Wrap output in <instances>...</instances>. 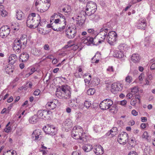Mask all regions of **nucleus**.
Wrapping results in <instances>:
<instances>
[{"instance_id": "obj_57", "label": "nucleus", "mask_w": 155, "mask_h": 155, "mask_svg": "<svg viewBox=\"0 0 155 155\" xmlns=\"http://www.w3.org/2000/svg\"><path fill=\"white\" fill-rule=\"evenodd\" d=\"M87 31L88 33L92 34L94 33V31L93 29L90 28L87 29Z\"/></svg>"}, {"instance_id": "obj_29", "label": "nucleus", "mask_w": 155, "mask_h": 155, "mask_svg": "<svg viewBox=\"0 0 155 155\" xmlns=\"http://www.w3.org/2000/svg\"><path fill=\"white\" fill-rule=\"evenodd\" d=\"M118 48L120 50H124L125 51H127L129 49V47L124 43L120 44L118 47Z\"/></svg>"}, {"instance_id": "obj_35", "label": "nucleus", "mask_w": 155, "mask_h": 155, "mask_svg": "<svg viewBox=\"0 0 155 155\" xmlns=\"http://www.w3.org/2000/svg\"><path fill=\"white\" fill-rule=\"evenodd\" d=\"M87 37L89 45L91 44H92L94 45H98V43H95V42L94 41V39H95V38H93L90 37Z\"/></svg>"}, {"instance_id": "obj_26", "label": "nucleus", "mask_w": 155, "mask_h": 155, "mask_svg": "<svg viewBox=\"0 0 155 155\" xmlns=\"http://www.w3.org/2000/svg\"><path fill=\"white\" fill-rule=\"evenodd\" d=\"M39 120L37 115L35 114L30 118L29 122L30 123L34 124L36 123Z\"/></svg>"}, {"instance_id": "obj_53", "label": "nucleus", "mask_w": 155, "mask_h": 155, "mask_svg": "<svg viewBox=\"0 0 155 155\" xmlns=\"http://www.w3.org/2000/svg\"><path fill=\"white\" fill-rule=\"evenodd\" d=\"M72 155H81V153L80 151L76 150L73 152Z\"/></svg>"}, {"instance_id": "obj_4", "label": "nucleus", "mask_w": 155, "mask_h": 155, "mask_svg": "<svg viewBox=\"0 0 155 155\" xmlns=\"http://www.w3.org/2000/svg\"><path fill=\"white\" fill-rule=\"evenodd\" d=\"M43 129L46 134L52 136L55 135L57 133V129L53 125L48 124L44 127Z\"/></svg>"}, {"instance_id": "obj_58", "label": "nucleus", "mask_w": 155, "mask_h": 155, "mask_svg": "<svg viewBox=\"0 0 155 155\" xmlns=\"http://www.w3.org/2000/svg\"><path fill=\"white\" fill-rule=\"evenodd\" d=\"M132 114L134 116H136L138 115V112H137L135 110H132L131 111Z\"/></svg>"}, {"instance_id": "obj_27", "label": "nucleus", "mask_w": 155, "mask_h": 155, "mask_svg": "<svg viewBox=\"0 0 155 155\" xmlns=\"http://www.w3.org/2000/svg\"><path fill=\"white\" fill-rule=\"evenodd\" d=\"M24 17V15L20 10H18L16 12V17L18 20H21Z\"/></svg>"}, {"instance_id": "obj_34", "label": "nucleus", "mask_w": 155, "mask_h": 155, "mask_svg": "<svg viewBox=\"0 0 155 155\" xmlns=\"http://www.w3.org/2000/svg\"><path fill=\"white\" fill-rule=\"evenodd\" d=\"M12 66L11 65H8L7 67L5 68V70L6 73L8 74H10L13 71V69L11 68Z\"/></svg>"}, {"instance_id": "obj_64", "label": "nucleus", "mask_w": 155, "mask_h": 155, "mask_svg": "<svg viewBox=\"0 0 155 155\" xmlns=\"http://www.w3.org/2000/svg\"><path fill=\"white\" fill-rule=\"evenodd\" d=\"M150 69L151 70L155 69V63H153L150 66Z\"/></svg>"}, {"instance_id": "obj_10", "label": "nucleus", "mask_w": 155, "mask_h": 155, "mask_svg": "<svg viewBox=\"0 0 155 155\" xmlns=\"http://www.w3.org/2000/svg\"><path fill=\"white\" fill-rule=\"evenodd\" d=\"M128 140V135L126 132H122L119 135L117 138L118 142L120 144H125Z\"/></svg>"}, {"instance_id": "obj_18", "label": "nucleus", "mask_w": 155, "mask_h": 155, "mask_svg": "<svg viewBox=\"0 0 155 155\" xmlns=\"http://www.w3.org/2000/svg\"><path fill=\"white\" fill-rule=\"evenodd\" d=\"M94 151L97 155H101L104 152V150L102 147L100 145L95 146Z\"/></svg>"}, {"instance_id": "obj_32", "label": "nucleus", "mask_w": 155, "mask_h": 155, "mask_svg": "<svg viewBox=\"0 0 155 155\" xmlns=\"http://www.w3.org/2000/svg\"><path fill=\"white\" fill-rule=\"evenodd\" d=\"M57 14L58 15V16L60 17V20L61 22H64V23L65 24V25H66V21L65 18V17L62 14L58 13Z\"/></svg>"}, {"instance_id": "obj_48", "label": "nucleus", "mask_w": 155, "mask_h": 155, "mask_svg": "<svg viewBox=\"0 0 155 155\" xmlns=\"http://www.w3.org/2000/svg\"><path fill=\"white\" fill-rule=\"evenodd\" d=\"M84 20L82 19L80 21H77V23L78 24V25L82 26L83 25L84 23Z\"/></svg>"}, {"instance_id": "obj_44", "label": "nucleus", "mask_w": 155, "mask_h": 155, "mask_svg": "<svg viewBox=\"0 0 155 155\" xmlns=\"http://www.w3.org/2000/svg\"><path fill=\"white\" fill-rule=\"evenodd\" d=\"M139 90L137 87H134L131 88V93L133 94V95L135 94Z\"/></svg>"}, {"instance_id": "obj_40", "label": "nucleus", "mask_w": 155, "mask_h": 155, "mask_svg": "<svg viewBox=\"0 0 155 155\" xmlns=\"http://www.w3.org/2000/svg\"><path fill=\"white\" fill-rule=\"evenodd\" d=\"M95 90L94 88H90L87 91V94L88 95H92L95 93Z\"/></svg>"}, {"instance_id": "obj_12", "label": "nucleus", "mask_w": 155, "mask_h": 155, "mask_svg": "<svg viewBox=\"0 0 155 155\" xmlns=\"http://www.w3.org/2000/svg\"><path fill=\"white\" fill-rule=\"evenodd\" d=\"M25 47L17 39L15 40L13 44V48L15 53H19L21 52V49H24Z\"/></svg>"}, {"instance_id": "obj_36", "label": "nucleus", "mask_w": 155, "mask_h": 155, "mask_svg": "<svg viewBox=\"0 0 155 155\" xmlns=\"http://www.w3.org/2000/svg\"><path fill=\"white\" fill-rule=\"evenodd\" d=\"M43 2L41 0H36L35 3V5L37 9H40Z\"/></svg>"}, {"instance_id": "obj_11", "label": "nucleus", "mask_w": 155, "mask_h": 155, "mask_svg": "<svg viewBox=\"0 0 155 155\" xmlns=\"http://www.w3.org/2000/svg\"><path fill=\"white\" fill-rule=\"evenodd\" d=\"M10 29L7 25L3 26L0 29V36L2 38L7 37L10 33Z\"/></svg>"}, {"instance_id": "obj_19", "label": "nucleus", "mask_w": 155, "mask_h": 155, "mask_svg": "<svg viewBox=\"0 0 155 155\" xmlns=\"http://www.w3.org/2000/svg\"><path fill=\"white\" fill-rule=\"evenodd\" d=\"M87 15L89 16V19L93 21H97L100 19L99 16L97 14L91 13Z\"/></svg>"}, {"instance_id": "obj_60", "label": "nucleus", "mask_w": 155, "mask_h": 155, "mask_svg": "<svg viewBox=\"0 0 155 155\" xmlns=\"http://www.w3.org/2000/svg\"><path fill=\"white\" fill-rule=\"evenodd\" d=\"M44 49L45 50H49L50 49V48L48 45L45 44L44 46Z\"/></svg>"}, {"instance_id": "obj_43", "label": "nucleus", "mask_w": 155, "mask_h": 155, "mask_svg": "<svg viewBox=\"0 0 155 155\" xmlns=\"http://www.w3.org/2000/svg\"><path fill=\"white\" fill-rule=\"evenodd\" d=\"M110 111L114 110V111H112L114 113L116 112L117 110V107L116 105H114L112 106H111L109 108Z\"/></svg>"}, {"instance_id": "obj_39", "label": "nucleus", "mask_w": 155, "mask_h": 155, "mask_svg": "<svg viewBox=\"0 0 155 155\" xmlns=\"http://www.w3.org/2000/svg\"><path fill=\"white\" fill-rule=\"evenodd\" d=\"M143 138H144L147 141L150 140V137L148 135V133L147 131H145L142 136Z\"/></svg>"}, {"instance_id": "obj_31", "label": "nucleus", "mask_w": 155, "mask_h": 155, "mask_svg": "<svg viewBox=\"0 0 155 155\" xmlns=\"http://www.w3.org/2000/svg\"><path fill=\"white\" fill-rule=\"evenodd\" d=\"M83 149L84 151L88 152L91 151L92 149L91 145L90 144L84 145L83 147Z\"/></svg>"}, {"instance_id": "obj_13", "label": "nucleus", "mask_w": 155, "mask_h": 155, "mask_svg": "<svg viewBox=\"0 0 155 155\" xmlns=\"http://www.w3.org/2000/svg\"><path fill=\"white\" fill-rule=\"evenodd\" d=\"M110 30L109 28L103 27L100 29V32L97 34V36L99 38L104 40L106 37L107 32Z\"/></svg>"}, {"instance_id": "obj_5", "label": "nucleus", "mask_w": 155, "mask_h": 155, "mask_svg": "<svg viewBox=\"0 0 155 155\" xmlns=\"http://www.w3.org/2000/svg\"><path fill=\"white\" fill-rule=\"evenodd\" d=\"M117 34L115 32L109 31L107 37V39L109 44L113 46L115 45L117 40Z\"/></svg>"}, {"instance_id": "obj_1", "label": "nucleus", "mask_w": 155, "mask_h": 155, "mask_svg": "<svg viewBox=\"0 0 155 155\" xmlns=\"http://www.w3.org/2000/svg\"><path fill=\"white\" fill-rule=\"evenodd\" d=\"M71 135L74 139H79L83 143L87 141L85 133L83 132L82 128L80 126L73 127L71 132Z\"/></svg>"}, {"instance_id": "obj_54", "label": "nucleus", "mask_w": 155, "mask_h": 155, "mask_svg": "<svg viewBox=\"0 0 155 155\" xmlns=\"http://www.w3.org/2000/svg\"><path fill=\"white\" fill-rule=\"evenodd\" d=\"M107 71H108L110 72H114V69L112 66H109L108 68L107 69Z\"/></svg>"}, {"instance_id": "obj_2", "label": "nucleus", "mask_w": 155, "mask_h": 155, "mask_svg": "<svg viewBox=\"0 0 155 155\" xmlns=\"http://www.w3.org/2000/svg\"><path fill=\"white\" fill-rule=\"evenodd\" d=\"M69 88V87L67 85H62L60 88V91H58V90L56 91V95L59 98L63 100L69 99L71 95Z\"/></svg>"}, {"instance_id": "obj_59", "label": "nucleus", "mask_w": 155, "mask_h": 155, "mask_svg": "<svg viewBox=\"0 0 155 155\" xmlns=\"http://www.w3.org/2000/svg\"><path fill=\"white\" fill-rule=\"evenodd\" d=\"M31 72L29 73L28 74H27L26 76H30L31 74H32L35 71V68H33L31 69Z\"/></svg>"}, {"instance_id": "obj_17", "label": "nucleus", "mask_w": 155, "mask_h": 155, "mask_svg": "<svg viewBox=\"0 0 155 155\" xmlns=\"http://www.w3.org/2000/svg\"><path fill=\"white\" fill-rule=\"evenodd\" d=\"M50 4L48 2V1L46 0L45 2L42 3L41 8H40V12H43L46 11L50 7Z\"/></svg>"}, {"instance_id": "obj_8", "label": "nucleus", "mask_w": 155, "mask_h": 155, "mask_svg": "<svg viewBox=\"0 0 155 155\" xmlns=\"http://www.w3.org/2000/svg\"><path fill=\"white\" fill-rule=\"evenodd\" d=\"M77 31L76 26L74 27H69L68 28L66 29L65 33L66 36L70 39L74 38L76 35Z\"/></svg>"}, {"instance_id": "obj_9", "label": "nucleus", "mask_w": 155, "mask_h": 155, "mask_svg": "<svg viewBox=\"0 0 155 155\" xmlns=\"http://www.w3.org/2000/svg\"><path fill=\"white\" fill-rule=\"evenodd\" d=\"M123 88V85L119 82L114 83L111 85V91L114 94H117L118 91H121Z\"/></svg>"}, {"instance_id": "obj_7", "label": "nucleus", "mask_w": 155, "mask_h": 155, "mask_svg": "<svg viewBox=\"0 0 155 155\" xmlns=\"http://www.w3.org/2000/svg\"><path fill=\"white\" fill-rule=\"evenodd\" d=\"M113 101L109 99H107L102 101L99 104L100 108L102 110L109 109L113 104Z\"/></svg>"}, {"instance_id": "obj_49", "label": "nucleus", "mask_w": 155, "mask_h": 155, "mask_svg": "<svg viewBox=\"0 0 155 155\" xmlns=\"http://www.w3.org/2000/svg\"><path fill=\"white\" fill-rule=\"evenodd\" d=\"M137 102V100L136 99H134L132 98L130 102V104L132 106H134L135 105Z\"/></svg>"}, {"instance_id": "obj_56", "label": "nucleus", "mask_w": 155, "mask_h": 155, "mask_svg": "<svg viewBox=\"0 0 155 155\" xmlns=\"http://www.w3.org/2000/svg\"><path fill=\"white\" fill-rule=\"evenodd\" d=\"M53 23H54L55 24H61L62 22L60 20L59 18H57L56 19H55Z\"/></svg>"}, {"instance_id": "obj_47", "label": "nucleus", "mask_w": 155, "mask_h": 155, "mask_svg": "<svg viewBox=\"0 0 155 155\" xmlns=\"http://www.w3.org/2000/svg\"><path fill=\"white\" fill-rule=\"evenodd\" d=\"M83 74L82 73H79L78 72H77L75 73L74 74V75L76 78H80L81 77V76H82Z\"/></svg>"}, {"instance_id": "obj_42", "label": "nucleus", "mask_w": 155, "mask_h": 155, "mask_svg": "<svg viewBox=\"0 0 155 155\" xmlns=\"http://www.w3.org/2000/svg\"><path fill=\"white\" fill-rule=\"evenodd\" d=\"M64 124L65 126H70L72 124L71 121V120L69 119H67L64 122Z\"/></svg>"}, {"instance_id": "obj_55", "label": "nucleus", "mask_w": 155, "mask_h": 155, "mask_svg": "<svg viewBox=\"0 0 155 155\" xmlns=\"http://www.w3.org/2000/svg\"><path fill=\"white\" fill-rule=\"evenodd\" d=\"M11 130V127L10 126L6 127L4 129V131L6 133H8L10 132Z\"/></svg>"}, {"instance_id": "obj_41", "label": "nucleus", "mask_w": 155, "mask_h": 155, "mask_svg": "<svg viewBox=\"0 0 155 155\" xmlns=\"http://www.w3.org/2000/svg\"><path fill=\"white\" fill-rule=\"evenodd\" d=\"M91 105L90 101H85L84 102V106L87 108H88Z\"/></svg>"}, {"instance_id": "obj_14", "label": "nucleus", "mask_w": 155, "mask_h": 155, "mask_svg": "<svg viewBox=\"0 0 155 155\" xmlns=\"http://www.w3.org/2000/svg\"><path fill=\"white\" fill-rule=\"evenodd\" d=\"M59 104L58 101L54 99L52 101L48 102L46 105V107L48 110H52L55 108L57 105Z\"/></svg>"}, {"instance_id": "obj_28", "label": "nucleus", "mask_w": 155, "mask_h": 155, "mask_svg": "<svg viewBox=\"0 0 155 155\" xmlns=\"http://www.w3.org/2000/svg\"><path fill=\"white\" fill-rule=\"evenodd\" d=\"M131 59L134 62H137L140 60V57L138 54H134L131 56Z\"/></svg>"}, {"instance_id": "obj_25", "label": "nucleus", "mask_w": 155, "mask_h": 155, "mask_svg": "<svg viewBox=\"0 0 155 155\" xmlns=\"http://www.w3.org/2000/svg\"><path fill=\"white\" fill-rule=\"evenodd\" d=\"M117 128L116 127H114L110 130L109 132H107L106 134V136H109L111 135V136H114L116 135L117 133Z\"/></svg>"}, {"instance_id": "obj_37", "label": "nucleus", "mask_w": 155, "mask_h": 155, "mask_svg": "<svg viewBox=\"0 0 155 155\" xmlns=\"http://www.w3.org/2000/svg\"><path fill=\"white\" fill-rule=\"evenodd\" d=\"M132 78L129 75H128L125 78V81L128 84L131 83L132 82Z\"/></svg>"}, {"instance_id": "obj_16", "label": "nucleus", "mask_w": 155, "mask_h": 155, "mask_svg": "<svg viewBox=\"0 0 155 155\" xmlns=\"http://www.w3.org/2000/svg\"><path fill=\"white\" fill-rule=\"evenodd\" d=\"M136 26L138 29L144 30L146 26V20L144 19L138 20Z\"/></svg>"}, {"instance_id": "obj_38", "label": "nucleus", "mask_w": 155, "mask_h": 155, "mask_svg": "<svg viewBox=\"0 0 155 155\" xmlns=\"http://www.w3.org/2000/svg\"><path fill=\"white\" fill-rule=\"evenodd\" d=\"M62 11L65 13L70 12L71 10V7L69 5H67L62 9Z\"/></svg>"}, {"instance_id": "obj_45", "label": "nucleus", "mask_w": 155, "mask_h": 155, "mask_svg": "<svg viewBox=\"0 0 155 155\" xmlns=\"http://www.w3.org/2000/svg\"><path fill=\"white\" fill-rule=\"evenodd\" d=\"M58 15L57 13H54L53 15H52L50 18V23H51V25H52L53 23H51L54 20V19L55 18H58Z\"/></svg>"}, {"instance_id": "obj_51", "label": "nucleus", "mask_w": 155, "mask_h": 155, "mask_svg": "<svg viewBox=\"0 0 155 155\" xmlns=\"http://www.w3.org/2000/svg\"><path fill=\"white\" fill-rule=\"evenodd\" d=\"M7 12L4 9L3 11L0 13V15H1L2 17H5L7 15Z\"/></svg>"}, {"instance_id": "obj_23", "label": "nucleus", "mask_w": 155, "mask_h": 155, "mask_svg": "<svg viewBox=\"0 0 155 155\" xmlns=\"http://www.w3.org/2000/svg\"><path fill=\"white\" fill-rule=\"evenodd\" d=\"M32 137H35V140H38L39 138L41 137V132L39 130H35L32 134Z\"/></svg>"}, {"instance_id": "obj_15", "label": "nucleus", "mask_w": 155, "mask_h": 155, "mask_svg": "<svg viewBox=\"0 0 155 155\" xmlns=\"http://www.w3.org/2000/svg\"><path fill=\"white\" fill-rule=\"evenodd\" d=\"M50 112L49 110H39L37 111V115L39 119L40 118L44 119L49 117L48 115Z\"/></svg>"}, {"instance_id": "obj_63", "label": "nucleus", "mask_w": 155, "mask_h": 155, "mask_svg": "<svg viewBox=\"0 0 155 155\" xmlns=\"http://www.w3.org/2000/svg\"><path fill=\"white\" fill-rule=\"evenodd\" d=\"M127 101L125 100H124L120 101V104L121 105L124 106L125 105L127 104Z\"/></svg>"}, {"instance_id": "obj_30", "label": "nucleus", "mask_w": 155, "mask_h": 155, "mask_svg": "<svg viewBox=\"0 0 155 155\" xmlns=\"http://www.w3.org/2000/svg\"><path fill=\"white\" fill-rule=\"evenodd\" d=\"M80 38L81 39V41L84 44H86L87 45H89L88 37L86 36H79Z\"/></svg>"}, {"instance_id": "obj_3", "label": "nucleus", "mask_w": 155, "mask_h": 155, "mask_svg": "<svg viewBox=\"0 0 155 155\" xmlns=\"http://www.w3.org/2000/svg\"><path fill=\"white\" fill-rule=\"evenodd\" d=\"M40 19V16L35 13H32L29 15L26 21V25L28 27L30 28H35L38 27L37 19Z\"/></svg>"}, {"instance_id": "obj_62", "label": "nucleus", "mask_w": 155, "mask_h": 155, "mask_svg": "<svg viewBox=\"0 0 155 155\" xmlns=\"http://www.w3.org/2000/svg\"><path fill=\"white\" fill-rule=\"evenodd\" d=\"M128 155H137V154L136 152L131 151L128 154Z\"/></svg>"}, {"instance_id": "obj_52", "label": "nucleus", "mask_w": 155, "mask_h": 155, "mask_svg": "<svg viewBox=\"0 0 155 155\" xmlns=\"http://www.w3.org/2000/svg\"><path fill=\"white\" fill-rule=\"evenodd\" d=\"M133 94L131 93H129L127 94L126 97L127 99H130L132 97Z\"/></svg>"}, {"instance_id": "obj_24", "label": "nucleus", "mask_w": 155, "mask_h": 155, "mask_svg": "<svg viewBox=\"0 0 155 155\" xmlns=\"http://www.w3.org/2000/svg\"><path fill=\"white\" fill-rule=\"evenodd\" d=\"M113 56L115 58H120L123 57L124 55L122 51H114Z\"/></svg>"}, {"instance_id": "obj_6", "label": "nucleus", "mask_w": 155, "mask_h": 155, "mask_svg": "<svg viewBox=\"0 0 155 155\" xmlns=\"http://www.w3.org/2000/svg\"><path fill=\"white\" fill-rule=\"evenodd\" d=\"M85 14L89 15L90 13H94L96 11L97 6L96 4L92 2H88L86 6Z\"/></svg>"}, {"instance_id": "obj_21", "label": "nucleus", "mask_w": 155, "mask_h": 155, "mask_svg": "<svg viewBox=\"0 0 155 155\" xmlns=\"http://www.w3.org/2000/svg\"><path fill=\"white\" fill-rule=\"evenodd\" d=\"M17 59V57L15 54H11L8 58V62L10 64L12 65L15 63Z\"/></svg>"}, {"instance_id": "obj_22", "label": "nucleus", "mask_w": 155, "mask_h": 155, "mask_svg": "<svg viewBox=\"0 0 155 155\" xmlns=\"http://www.w3.org/2000/svg\"><path fill=\"white\" fill-rule=\"evenodd\" d=\"M29 58V56L27 53H23L21 55L19 58V60L22 62H25L28 60Z\"/></svg>"}, {"instance_id": "obj_50", "label": "nucleus", "mask_w": 155, "mask_h": 155, "mask_svg": "<svg viewBox=\"0 0 155 155\" xmlns=\"http://www.w3.org/2000/svg\"><path fill=\"white\" fill-rule=\"evenodd\" d=\"M41 91L39 89L36 90L34 92L33 94L35 96L38 95L40 93Z\"/></svg>"}, {"instance_id": "obj_46", "label": "nucleus", "mask_w": 155, "mask_h": 155, "mask_svg": "<svg viewBox=\"0 0 155 155\" xmlns=\"http://www.w3.org/2000/svg\"><path fill=\"white\" fill-rule=\"evenodd\" d=\"M77 103L74 100H72L70 103H69V105L72 107H76Z\"/></svg>"}, {"instance_id": "obj_20", "label": "nucleus", "mask_w": 155, "mask_h": 155, "mask_svg": "<svg viewBox=\"0 0 155 155\" xmlns=\"http://www.w3.org/2000/svg\"><path fill=\"white\" fill-rule=\"evenodd\" d=\"M21 43L24 47H25L27 42V36L25 35H23L21 36L20 39H17Z\"/></svg>"}, {"instance_id": "obj_33", "label": "nucleus", "mask_w": 155, "mask_h": 155, "mask_svg": "<svg viewBox=\"0 0 155 155\" xmlns=\"http://www.w3.org/2000/svg\"><path fill=\"white\" fill-rule=\"evenodd\" d=\"M41 19L40 17V19H37V21H38L37 24V25H38L37 28L39 27V26H43L45 25L46 24L45 21L44 20H42L41 21Z\"/></svg>"}, {"instance_id": "obj_61", "label": "nucleus", "mask_w": 155, "mask_h": 155, "mask_svg": "<svg viewBox=\"0 0 155 155\" xmlns=\"http://www.w3.org/2000/svg\"><path fill=\"white\" fill-rule=\"evenodd\" d=\"M148 149H149V148L148 147L145 148L144 149V152L147 155L149 154L150 153L149 151H148Z\"/></svg>"}]
</instances>
